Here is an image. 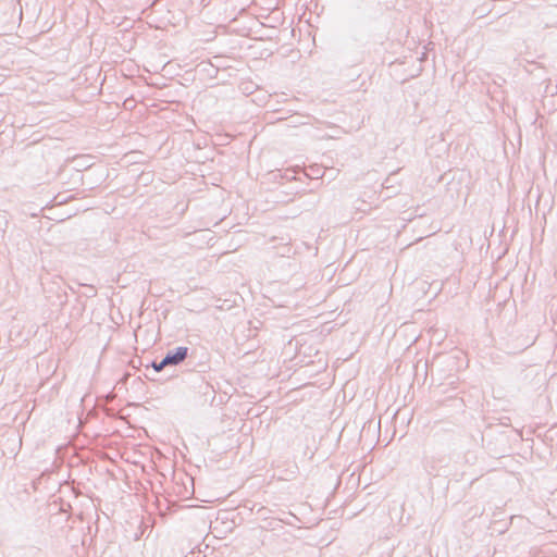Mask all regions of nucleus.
<instances>
[{
	"label": "nucleus",
	"mask_w": 557,
	"mask_h": 557,
	"mask_svg": "<svg viewBox=\"0 0 557 557\" xmlns=\"http://www.w3.org/2000/svg\"><path fill=\"white\" fill-rule=\"evenodd\" d=\"M188 347L180 346L173 350H169L164 358V364L169 366H178L181 364L188 356Z\"/></svg>",
	"instance_id": "nucleus-1"
},
{
	"label": "nucleus",
	"mask_w": 557,
	"mask_h": 557,
	"mask_svg": "<svg viewBox=\"0 0 557 557\" xmlns=\"http://www.w3.org/2000/svg\"><path fill=\"white\" fill-rule=\"evenodd\" d=\"M97 295V290L92 285H86L85 296L88 298L95 297Z\"/></svg>",
	"instance_id": "nucleus-2"
},
{
	"label": "nucleus",
	"mask_w": 557,
	"mask_h": 557,
	"mask_svg": "<svg viewBox=\"0 0 557 557\" xmlns=\"http://www.w3.org/2000/svg\"><path fill=\"white\" fill-rule=\"evenodd\" d=\"M169 364H164V358L160 362H152V368L156 372L162 371Z\"/></svg>",
	"instance_id": "nucleus-3"
},
{
	"label": "nucleus",
	"mask_w": 557,
	"mask_h": 557,
	"mask_svg": "<svg viewBox=\"0 0 557 557\" xmlns=\"http://www.w3.org/2000/svg\"><path fill=\"white\" fill-rule=\"evenodd\" d=\"M382 186H383V188H386V189L391 188L393 186L392 182H391V177H387Z\"/></svg>",
	"instance_id": "nucleus-4"
}]
</instances>
